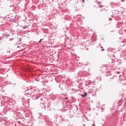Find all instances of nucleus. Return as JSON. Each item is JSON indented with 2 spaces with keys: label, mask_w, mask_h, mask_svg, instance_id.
I'll return each instance as SVG.
<instances>
[{
  "label": "nucleus",
  "mask_w": 126,
  "mask_h": 126,
  "mask_svg": "<svg viewBox=\"0 0 126 126\" xmlns=\"http://www.w3.org/2000/svg\"><path fill=\"white\" fill-rule=\"evenodd\" d=\"M86 96H87V93L86 92L84 93V94H81V96L85 97Z\"/></svg>",
  "instance_id": "1"
},
{
  "label": "nucleus",
  "mask_w": 126,
  "mask_h": 126,
  "mask_svg": "<svg viewBox=\"0 0 126 126\" xmlns=\"http://www.w3.org/2000/svg\"><path fill=\"white\" fill-rule=\"evenodd\" d=\"M84 2V0H82V2Z\"/></svg>",
  "instance_id": "2"
},
{
  "label": "nucleus",
  "mask_w": 126,
  "mask_h": 126,
  "mask_svg": "<svg viewBox=\"0 0 126 126\" xmlns=\"http://www.w3.org/2000/svg\"><path fill=\"white\" fill-rule=\"evenodd\" d=\"M67 99V97H65V99Z\"/></svg>",
  "instance_id": "3"
},
{
  "label": "nucleus",
  "mask_w": 126,
  "mask_h": 126,
  "mask_svg": "<svg viewBox=\"0 0 126 126\" xmlns=\"http://www.w3.org/2000/svg\"><path fill=\"white\" fill-rule=\"evenodd\" d=\"M109 20H111V18H109Z\"/></svg>",
  "instance_id": "4"
},
{
  "label": "nucleus",
  "mask_w": 126,
  "mask_h": 126,
  "mask_svg": "<svg viewBox=\"0 0 126 126\" xmlns=\"http://www.w3.org/2000/svg\"><path fill=\"white\" fill-rule=\"evenodd\" d=\"M122 1H125V0H122Z\"/></svg>",
  "instance_id": "5"
},
{
  "label": "nucleus",
  "mask_w": 126,
  "mask_h": 126,
  "mask_svg": "<svg viewBox=\"0 0 126 126\" xmlns=\"http://www.w3.org/2000/svg\"><path fill=\"white\" fill-rule=\"evenodd\" d=\"M41 41V40H40L39 42Z\"/></svg>",
  "instance_id": "6"
}]
</instances>
